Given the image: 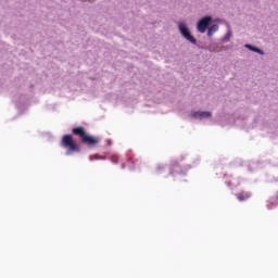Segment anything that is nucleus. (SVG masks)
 Returning a JSON list of instances; mask_svg holds the SVG:
<instances>
[{
    "instance_id": "f257e3e1",
    "label": "nucleus",
    "mask_w": 278,
    "mask_h": 278,
    "mask_svg": "<svg viewBox=\"0 0 278 278\" xmlns=\"http://www.w3.org/2000/svg\"><path fill=\"white\" fill-rule=\"evenodd\" d=\"M73 136H77L80 138V142L83 144H87V147H97L99 144V138L90 136L86 132V128L84 126L74 127L72 129Z\"/></svg>"
},
{
    "instance_id": "f03ea898",
    "label": "nucleus",
    "mask_w": 278,
    "mask_h": 278,
    "mask_svg": "<svg viewBox=\"0 0 278 278\" xmlns=\"http://www.w3.org/2000/svg\"><path fill=\"white\" fill-rule=\"evenodd\" d=\"M61 147L67 150L66 155H71V153H79L81 151V148L78 146L77 141H75L73 135H64L61 139Z\"/></svg>"
},
{
    "instance_id": "7ed1b4c3",
    "label": "nucleus",
    "mask_w": 278,
    "mask_h": 278,
    "mask_svg": "<svg viewBox=\"0 0 278 278\" xmlns=\"http://www.w3.org/2000/svg\"><path fill=\"white\" fill-rule=\"evenodd\" d=\"M178 29L181 36L185 37L186 40L191 42V45H197V39L194 38V36H192V34L190 33V29H188V26H186V24L180 23L178 25Z\"/></svg>"
},
{
    "instance_id": "20e7f679",
    "label": "nucleus",
    "mask_w": 278,
    "mask_h": 278,
    "mask_svg": "<svg viewBox=\"0 0 278 278\" xmlns=\"http://www.w3.org/2000/svg\"><path fill=\"white\" fill-rule=\"evenodd\" d=\"M210 23H212V16H204L198 22V31L200 34H205L207 27H210Z\"/></svg>"
},
{
    "instance_id": "39448f33",
    "label": "nucleus",
    "mask_w": 278,
    "mask_h": 278,
    "mask_svg": "<svg viewBox=\"0 0 278 278\" xmlns=\"http://www.w3.org/2000/svg\"><path fill=\"white\" fill-rule=\"evenodd\" d=\"M169 173L170 175H181V173H184V168H181V165H179L178 162H174L170 164Z\"/></svg>"
},
{
    "instance_id": "423d86ee",
    "label": "nucleus",
    "mask_w": 278,
    "mask_h": 278,
    "mask_svg": "<svg viewBox=\"0 0 278 278\" xmlns=\"http://www.w3.org/2000/svg\"><path fill=\"white\" fill-rule=\"evenodd\" d=\"M235 197L240 202L249 201V199L251 198V192H249V191H241V192L235 194Z\"/></svg>"
},
{
    "instance_id": "0eeeda50",
    "label": "nucleus",
    "mask_w": 278,
    "mask_h": 278,
    "mask_svg": "<svg viewBox=\"0 0 278 278\" xmlns=\"http://www.w3.org/2000/svg\"><path fill=\"white\" fill-rule=\"evenodd\" d=\"M194 118H210L212 116L211 112H195L193 114Z\"/></svg>"
},
{
    "instance_id": "6e6552de",
    "label": "nucleus",
    "mask_w": 278,
    "mask_h": 278,
    "mask_svg": "<svg viewBox=\"0 0 278 278\" xmlns=\"http://www.w3.org/2000/svg\"><path fill=\"white\" fill-rule=\"evenodd\" d=\"M215 31H218V25H212L210 28H208V30H207V36L208 37H212V36H214V33Z\"/></svg>"
},
{
    "instance_id": "1a4fd4ad",
    "label": "nucleus",
    "mask_w": 278,
    "mask_h": 278,
    "mask_svg": "<svg viewBox=\"0 0 278 278\" xmlns=\"http://www.w3.org/2000/svg\"><path fill=\"white\" fill-rule=\"evenodd\" d=\"M247 49H250V51H254L255 53H260L261 55H264V51L260 50L258 48H255L251 45H245Z\"/></svg>"
}]
</instances>
